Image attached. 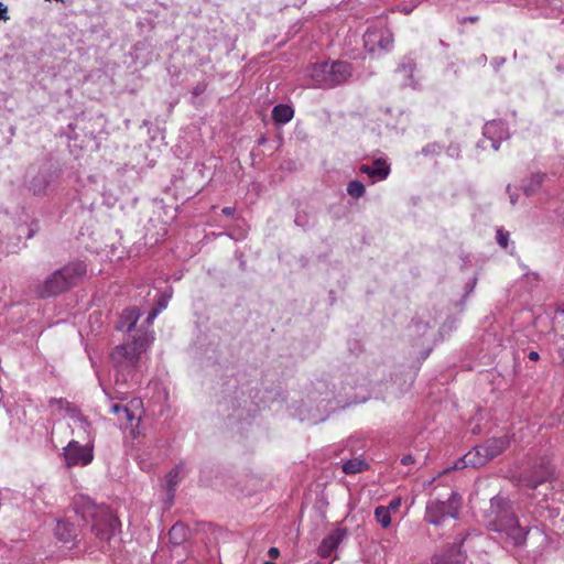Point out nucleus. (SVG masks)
Masks as SVG:
<instances>
[{
	"label": "nucleus",
	"instance_id": "obj_1",
	"mask_svg": "<svg viewBox=\"0 0 564 564\" xmlns=\"http://www.w3.org/2000/svg\"><path fill=\"white\" fill-rule=\"evenodd\" d=\"M76 511L84 521H91V531L98 539L102 552L119 549L120 522L109 508L97 506L87 499L83 501L82 507H77Z\"/></svg>",
	"mask_w": 564,
	"mask_h": 564
},
{
	"label": "nucleus",
	"instance_id": "obj_2",
	"mask_svg": "<svg viewBox=\"0 0 564 564\" xmlns=\"http://www.w3.org/2000/svg\"><path fill=\"white\" fill-rule=\"evenodd\" d=\"M490 512L492 518L489 520V527L492 531L503 534L513 546L525 544L529 529L520 525L508 499L501 496L492 497Z\"/></svg>",
	"mask_w": 564,
	"mask_h": 564
},
{
	"label": "nucleus",
	"instance_id": "obj_3",
	"mask_svg": "<svg viewBox=\"0 0 564 564\" xmlns=\"http://www.w3.org/2000/svg\"><path fill=\"white\" fill-rule=\"evenodd\" d=\"M87 268L83 261L70 262L52 273L42 284L37 285L35 293L42 299L56 296L78 283L86 274Z\"/></svg>",
	"mask_w": 564,
	"mask_h": 564
},
{
	"label": "nucleus",
	"instance_id": "obj_4",
	"mask_svg": "<svg viewBox=\"0 0 564 564\" xmlns=\"http://www.w3.org/2000/svg\"><path fill=\"white\" fill-rule=\"evenodd\" d=\"M75 429L78 431V437H80L79 433H82V438L86 441V443L80 444L79 441L72 440L63 448L64 462L67 467H84L89 465L94 459L91 426L85 416H78L77 426H75Z\"/></svg>",
	"mask_w": 564,
	"mask_h": 564
},
{
	"label": "nucleus",
	"instance_id": "obj_5",
	"mask_svg": "<svg viewBox=\"0 0 564 564\" xmlns=\"http://www.w3.org/2000/svg\"><path fill=\"white\" fill-rule=\"evenodd\" d=\"M142 352L133 343L117 346L111 352V359L115 365L113 381L116 387L120 388L133 378V370L141 359Z\"/></svg>",
	"mask_w": 564,
	"mask_h": 564
},
{
	"label": "nucleus",
	"instance_id": "obj_6",
	"mask_svg": "<svg viewBox=\"0 0 564 564\" xmlns=\"http://www.w3.org/2000/svg\"><path fill=\"white\" fill-rule=\"evenodd\" d=\"M310 75L316 87L330 88L348 80L351 66L343 61L322 62L312 66Z\"/></svg>",
	"mask_w": 564,
	"mask_h": 564
},
{
	"label": "nucleus",
	"instance_id": "obj_7",
	"mask_svg": "<svg viewBox=\"0 0 564 564\" xmlns=\"http://www.w3.org/2000/svg\"><path fill=\"white\" fill-rule=\"evenodd\" d=\"M509 445L507 436L494 437L488 440L485 444L476 446L473 451L468 452L459 462L455 465V468L464 467H480L485 465L489 459L495 458L501 454Z\"/></svg>",
	"mask_w": 564,
	"mask_h": 564
},
{
	"label": "nucleus",
	"instance_id": "obj_8",
	"mask_svg": "<svg viewBox=\"0 0 564 564\" xmlns=\"http://www.w3.org/2000/svg\"><path fill=\"white\" fill-rule=\"evenodd\" d=\"M459 506V496L452 491L445 501L435 499L427 502L425 520L434 525H442L447 519L457 517Z\"/></svg>",
	"mask_w": 564,
	"mask_h": 564
},
{
	"label": "nucleus",
	"instance_id": "obj_9",
	"mask_svg": "<svg viewBox=\"0 0 564 564\" xmlns=\"http://www.w3.org/2000/svg\"><path fill=\"white\" fill-rule=\"evenodd\" d=\"M58 178V173L51 166L39 171H29L26 175V187L35 196H45L53 188Z\"/></svg>",
	"mask_w": 564,
	"mask_h": 564
},
{
	"label": "nucleus",
	"instance_id": "obj_10",
	"mask_svg": "<svg viewBox=\"0 0 564 564\" xmlns=\"http://www.w3.org/2000/svg\"><path fill=\"white\" fill-rule=\"evenodd\" d=\"M364 44L369 53L388 51L392 47L393 35L386 26H371L364 34Z\"/></svg>",
	"mask_w": 564,
	"mask_h": 564
},
{
	"label": "nucleus",
	"instance_id": "obj_11",
	"mask_svg": "<svg viewBox=\"0 0 564 564\" xmlns=\"http://www.w3.org/2000/svg\"><path fill=\"white\" fill-rule=\"evenodd\" d=\"M141 400L133 399L129 404L112 403L109 411L118 416L120 424L128 429L133 426V422L140 421L141 416Z\"/></svg>",
	"mask_w": 564,
	"mask_h": 564
},
{
	"label": "nucleus",
	"instance_id": "obj_12",
	"mask_svg": "<svg viewBox=\"0 0 564 564\" xmlns=\"http://www.w3.org/2000/svg\"><path fill=\"white\" fill-rule=\"evenodd\" d=\"M474 538L480 539L481 535L474 534L471 532L466 533L459 538L452 546L447 547L441 555L434 557L435 563H449V564H463L466 560L465 554L462 552L460 546L464 542Z\"/></svg>",
	"mask_w": 564,
	"mask_h": 564
},
{
	"label": "nucleus",
	"instance_id": "obj_13",
	"mask_svg": "<svg viewBox=\"0 0 564 564\" xmlns=\"http://www.w3.org/2000/svg\"><path fill=\"white\" fill-rule=\"evenodd\" d=\"M484 137L491 142V148L499 150L500 142L509 138L507 124L501 120L487 122L482 129Z\"/></svg>",
	"mask_w": 564,
	"mask_h": 564
},
{
	"label": "nucleus",
	"instance_id": "obj_14",
	"mask_svg": "<svg viewBox=\"0 0 564 564\" xmlns=\"http://www.w3.org/2000/svg\"><path fill=\"white\" fill-rule=\"evenodd\" d=\"M347 529L343 527H337L329 534H327L319 547L318 554L323 558H327L332 555V553L338 547V545L347 538Z\"/></svg>",
	"mask_w": 564,
	"mask_h": 564
},
{
	"label": "nucleus",
	"instance_id": "obj_15",
	"mask_svg": "<svg viewBox=\"0 0 564 564\" xmlns=\"http://www.w3.org/2000/svg\"><path fill=\"white\" fill-rule=\"evenodd\" d=\"M390 171V164L382 158L373 160L371 164H361L359 166V172L366 174L372 183L386 180Z\"/></svg>",
	"mask_w": 564,
	"mask_h": 564
},
{
	"label": "nucleus",
	"instance_id": "obj_16",
	"mask_svg": "<svg viewBox=\"0 0 564 564\" xmlns=\"http://www.w3.org/2000/svg\"><path fill=\"white\" fill-rule=\"evenodd\" d=\"M416 64L410 56H405L397 68V73L401 76L404 87L417 88L419 80L414 77Z\"/></svg>",
	"mask_w": 564,
	"mask_h": 564
},
{
	"label": "nucleus",
	"instance_id": "obj_17",
	"mask_svg": "<svg viewBox=\"0 0 564 564\" xmlns=\"http://www.w3.org/2000/svg\"><path fill=\"white\" fill-rule=\"evenodd\" d=\"M48 405L52 409V412L54 413L62 414L63 412H65L67 415H69L74 420L75 426H77L78 416H83L74 405H72L69 402L62 398L50 399Z\"/></svg>",
	"mask_w": 564,
	"mask_h": 564
},
{
	"label": "nucleus",
	"instance_id": "obj_18",
	"mask_svg": "<svg viewBox=\"0 0 564 564\" xmlns=\"http://www.w3.org/2000/svg\"><path fill=\"white\" fill-rule=\"evenodd\" d=\"M553 467L550 462H542L538 469H535L528 479V486L536 488L539 485L547 481L553 475Z\"/></svg>",
	"mask_w": 564,
	"mask_h": 564
},
{
	"label": "nucleus",
	"instance_id": "obj_19",
	"mask_svg": "<svg viewBox=\"0 0 564 564\" xmlns=\"http://www.w3.org/2000/svg\"><path fill=\"white\" fill-rule=\"evenodd\" d=\"M140 317V312L137 308L124 310L118 321L117 329L120 332L130 333L135 326Z\"/></svg>",
	"mask_w": 564,
	"mask_h": 564
},
{
	"label": "nucleus",
	"instance_id": "obj_20",
	"mask_svg": "<svg viewBox=\"0 0 564 564\" xmlns=\"http://www.w3.org/2000/svg\"><path fill=\"white\" fill-rule=\"evenodd\" d=\"M185 474L184 465L178 464L165 476V487L171 498L173 497L180 481L185 477Z\"/></svg>",
	"mask_w": 564,
	"mask_h": 564
},
{
	"label": "nucleus",
	"instance_id": "obj_21",
	"mask_svg": "<svg viewBox=\"0 0 564 564\" xmlns=\"http://www.w3.org/2000/svg\"><path fill=\"white\" fill-rule=\"evenodd\" d=\"M294 110L291 106L279 104L272 110V118L276 123H288L292 120Z\"/></svg>",
	"mask_w": 564,
	"mask_h": 564
},
{
	"label": "nucleus",
	"instance_id": "obj_22",
	"mask_svg": "<svg viewBox=\"0 0 564 564\" xmlns=\"http://www.w3.org/2000/svg\"><path fill=\"white\" fill-rule=\"evenodd\" d=\"M55 534L63 542H70L76 536V528L66 521H58L55 528Z\"/></svg>",
	"mask_w": 564,
	"mask_h": 564
},
{
	"label": "nucleus",
	"instance_id": "obj_23",
	"mask_svg": "<svg viewBox=\"0 0 564 564\" xmlns=\"http://www.w3.org/2000/svg\"><path fill=\"white\" fill-rule=\"evenodd\" d=\"M546 174L542 172L533 173L523 186L527 196L535 194L546 180Z\"/></svg>",
	"mask_w": 564,
	"mask_h": 564
},
{
	"label": "nucleus",
	"instance_id": "obj_24",
	"mask_svg": "<svg viewBox=\"0 0 564 564\" xmlns=\"http://www.w3.org/2000/svg\"><path fill=\"white\" fill-rule=\"evenodd\" d=\"M367 468L368 464L361 456L348 459L341 466V470L346 475H355L366 470Z\"/></svg>",
	"mask_w": 564,
	"mask_h": 564
},
{
	"label": "nucleus",
	"instance_id": "obj_25",
	"mask_svg": "<svg viewBox=\"0 0 564 564\" xmlns=\"http://www.w3.org/2000/svg\"><path fill=\"white\" fill-rule=\"evenodd\" d=\"M187 529L182 523H175L169 531L170 541L173 544H181L186 540Z\"/></svg>",
	"mask_w": 564,
	"mask_h": 564
},
{
	"label": "nucleus",
	"instance_id": "obj_26",
	"mask_svg": "<svg viewBox=\"0 0 564 564\" xmlns=\"http://www.w3.org/2000/svg\"><path fill=\"white\" fill-rule=\"evenodd\" d=\"M154 340V333L153 332H144L137 337L133 338L132 343L135 345V347L141 351L144 352L153 343Z\"/></svg>",
	"mask_w": 564,
	"mask_h": 564
},
{
	"label": "nucleus",
	"instance_id": "obj_27",
	"mask_svg": "<svg viewBox=\"0 0 564 564\" xmlns=\"http://www.w3.org/2000/svg\"><path fill=\"white\" fill-rule=\"evenodd\" d=\"M376 521L383 528L388 529L391 524V513L384 506H378L375 508Z\"/></svg>",
	"mask_w": 564,
	"mask_h": 564
},
{
	"label": "nucleus",
	"instance_id": "obj_28",
	"mask_svg": "<svg viewBox=\"0 0 564 564\" xmlns=\"http://www.w3.org/2000/svg\"><path fill=\"white\" fill-rule=\"evenodd\" d=\"M347 193L354 198H360L365 195L366 188L360 181H350L347 185Z\"/></svg>",
	"mask_w": 564,
	"mask_h": 564
},
{
	"label": "nucleus",
	"instance_id": "obj_29",
	"mask_svg": "<svg viewBox=\"0 0 564 564\" xmlns=\"http://www.w3.org/2000/svg\"><path fill=\"white\" fill-rule=\"evenodd\" d=\"M429 330V325L423 322L415 321L410 325L411 334H417L424 336Z\"/></svg>",
	"mask_w": 564,
	"mask_h": 564
},
{
	"label": "nucleus",
	"instance_id": "obj_30",
	"mask_svg": "<svg viewBox=\"0 0 564 564\" xmlns=\"http://www.w3.org/2000/svg\"><path fill=\"white\" fill-rule=\"evenodd\" d=\"M509 236L510 234L503 230L502 228L497 229L496 238L499 246H501L502 248H507L509 242Z\"/></svg>",
	"mask_w": 564,
	"mask_h": 564
},
{
	"label": "nucleus",
	"instance_id": "obj_31",
	"mask_svg": "<svg viewBox=\"0 0 564 564\" xmlns=\"http://www.w3.org/2000/svg\"><path fill=\"white\" fill-rule=\"evenodd\" d=\"M402 505V499L401 497H394L393 499H391V501L388 503V506H384L389 512H394L397 511Z\"/></svg>",
	"mask_w": 564,
	"mask_h": 564
},
{
	"label": "nucleus",
	"instance_id": "obj_32",
	"mask_svg": "<svg viewBox=\"0 0 564 564\" xmlns=\"http://www.w3.org/2000/svg\"><path fill=\"white\" fill-rule=\"evenodd\" d=\"M416 462L415 457L411 454H408V455H404L402 458H401V464L404 465V466H409V465H412Z\"/></svg>",
	"mask_w": 564,
	"mask_h": 564
},
{
	"label": "nucleus",
	"instance_id": "obj_33",
	"mask_svg": "<svg viewBox=\"0 0 564 564\" xmlns=\"http://www.w3.org/2000/svg\"><path fill=\"white\" fill-rule=\"evenodd\" d=\"M0 20H3V21L9 20L8 7L2 2H0Z\"/></svg>",
	"mask_w": 564,
	"mask_h": 564
},
{
	"label": "nucleus",
	"instance_id": "obj_34",
	"mask_svg": "<svg viewBox=\"0 0 564 564\" xmlns=\"http://www.w3.org/2000/svg\"><path fill=\"white\" fill-rule=\"evenodd\" d=\"M159 314H160V310H152V311L149 313V315H148V317H147V319H145V323H147L148 325H151V324L153 323V321L155 319V317H156Z\"/></svg>",
	"mask_w": 564,
	"mask_h": 564
},
{
	"label": "nucleus",
	"instance_id": "obj_35",
	"mask_svg": "<svg viewBox=\"0 0 564 564\" xmlns=\"http://www.w3.org/2000/svg\"><path fill=\"white\" fill-rule=\"evenodd\" d=\"M415 8V4H403L400 7V11L403 12L404 14H409L413 11V9Z\"/></svg>",
	"mask_w": 564,
	"mask_h": 564
},
{
	"label": "nucleus",
	"instance_id": "obj_36",
	"mask_svg": "<svg viewBox=\"0 0 564 564\" xmlns=\"http://www.w3.org/2000/svg\"><path fill=\"white\" fill-rule=\"evenodd\" d=\"M268 555L271 557V558H276L279 555H280V551L278 547H270L269 551H268Z\"/></svg>",
	"mask_w": 564,
	"mask_h": 564
},
{
	"label": "nucleus",
	"instance_id": "obj_37",
	"mask_svg": "<svg viewBox=\"0 0 564 564\" xmlns=\"http://www.w3.org/2000/svg\"><path fill=\"white\" fill-rule=\"evenodd\" d=\"M525 278L529 282L539 281V274L535 272L525 273Z\"/></svg>",
	"mask_w": 564,
	"mask_h": 564
},
{
	"label": "nucleus",
	"instance_id": "obj_38",
	"mask_svg": "<svg viewBox=\"0 0 564 564\" xmlns=\"http://www.w3.org/2000/svg\"><path fill=\"white\" fill-rule=\"evenodd\" d=\"M435 151V144H430L425 148H423L422 152L423 154L427 155L429 153H432Z\"/></svg>",
	"mask_w": 564,
	"mask_h": 564
},
{
	"label": "nucleus",
	"instance_id": "obj_39",
	"mask_svg": "<svg viewBox=\"0 0 564 564\" xmlns=\"http://www.w3.org/2000/svg\"><path fill=\"white\" fill-rule=\"evenodd\" d=\"M505 63V58H495L492 61V65L496 69H498Z\"/></svg>",
	"mask_w": 564,
	"mask_h": 564
},
{
	"label": "nucleus",
	"instance_id": "obj_40",
	"mask_svg": "<svg viewBox=\"0 0 564 564\" xmlns=\"http://www.w3.org/2000/svg\"><path fill=\"white\" fill-rule=\"evenodd\" d=\"M447 153L451 155V156H454V155H458V148L457 147H449L447 149Z\"/></svg>",
	"mask_w": 564,
	"mask_h": 564
},
{
	"label": "nucleus",
	"instance_id": "obj_41",
	"mask_svg": "<svg viewBox=\"0 0 564 564\" xmlns=\"http://www.w3.org/2000/svg\"><path fill=\"white\" fill-rule=\"evenodd\" d=\"M166 307V300L159 301L158 306L153 310H160V313Z\"/></svg>",
	"mask_w": 564,
	"mask_h": 564
},
{
	"label": "nucleus",
	"instance_id": "obj_42",
	"mask_svg": "<svg viewBox=\"0 0 564 564\" xmlns=\"http://www.w3.org/2000/svg\"><path fill=\"white\" fill-rule=\"evenodd\" d=\"M223 213H224L226 216H231V215H234V208H231V207H225V208H223Z\"/></svg>",
	"mask_w": 564,
	"mask_h": 564
},
{
	"label": "nucleus",
	"instance_id": "obj_43",
	"mask_svg": "<svg viewBox=\"0 0 564 564\" xmlns=\"http://www.w3.org/2000/svg\"><path fill=\"white\" fill-rule=\"evenodd\" d=\"M529 359L533 360V361L538 360L539 359V354L536 351H530L529 352Z\"/></svg>",
	"mask_w": 564,
	"mask_h": 564
},
{
	"label": "nucleus",
	"instance_id": "obj_44",
	"mask_svg": "<svg viewBox=\"0 0 564 564\" xmlns=\"http://www.w3.org/2000/svg\"><path fill=\"white\" fill-rule=\"evenodd\" d=\"M517 199H518V196L512 194V193H510V203H511V205H516Z\"/></svg>",
	"mask_w": 564,
	"mask_h": 564
},
{
	"label": "nucleus",
	"instance_id": "obj_45",
	"mask_svg": "<svg viewBox=\"0 0 564 564\" xmlns=\"http://www.w3.org/2000/svg\"><path fill=\"white\" fill-rule=\"evenodd\" d=\"M557 313L564 314V303L556 310Z\"/></svg>",
	"mask_w": 564,
	"mask_h": 564
},
{
	"label": "nucleus",
	"instance_id": "obj_46",
	"mask_svg": "<svg viewBox=\"0 0 564 564\" xmlns=\"http://www.w3.org/2000/svg\"><path fill=\"white\" fill-rule=\"evenodd\" d=\"M475 284H476V279L473 280L470 286H469V290H468V293L471 292L475 288Z\"/></svg>",
	"mask_w": 564,
	"mask_h": 564
},
{
	"label": "nucleus",
	"instance_id": "obj_47",
	"mask_svg": "<svg viewBox=\"0 0 564 564\" xmlns=\"http://www.w3.org/2000/svg\"><path fill=\"white\" fill-rule=\"evenodd\" d=\"M264 564H273L272 562L267 561Z\"/></svg>",
	"mask_w": 564,
	"mask_h": 564
},
{
	"label": "nucleus",
	"instance_id": "obj_48",
	"mask_svg": "<svg viewBox=\"0 0 564 564\" xmlns=\"http://www.w3.org/2000/svg\"><path fill=\"white\" fill-rule=\"evenodd\" d=\"M316 564H318V563H316Z\"/></svg>",
	"mask_w": 564,
	"mask_h": 564
}]
</instances>
